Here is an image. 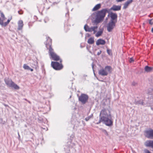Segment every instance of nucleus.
<instances>
[{
    "label": "nucleus",
    "mask_w": 153,
    "mask_h": 153,
    "mask_svg": "<svg viewBox=\"0 0 153 153\" xmlns=\"http://www.w3.org/2000/svg\"><path fill=\"white\" fill-rule=\"evenodd\" d=\"M101 122L108 126H110L113 125V120L112 118L110 112L107 109H103L100 112L99 115V120L97 124Z\"/></svg>",
    "instance_id": "nucleus-1"
},
{
    "label": "nucleus",
    "mask_w": 153,
    "mask_h": 153,
    "mask_svg": "<svg viewBox=\"0 0 153 153\" xmlns=\"http://www.w3.org/2000/svg\"><path fill=\"white\" fill-rule=\"evenodd\" d=\"M110 10L108 8L102 9L100 11H98L92 15V16L95 17V22L99 23L103 21L107 13H109Z\"/></svg>",
    "instance_id": "nucleus-2"
},
{
    "label": "nucleus",
    "mask_w": 153,
    "mask_h": 153,
    "mask_svg": "<svg viewBox=\"0 0 153 153\" xmlns=\"http://www.w3.org/2000/svg\"><path fill=\"white\" fill-rule=\"evenodd\" d=\"M47 40L45 43L46 48L49 49V54L54 60L58 61L60 59L59 57L53 52V50L51 47L52 40L49 37L47 38Z\"/></svg>",
    "instance_id": "nucleus-3"
},
{
    "label": "nucleus",
    "mask_w": 153,
    "mask_h": 153,
    "mask_svg": "<svg viewBox=\"0 0 153 153\" xmlns=\"http://www.w3.org/2000/svg\"><path fill=\"white\" fill-rule=\"evenodd\" d=\"M112 71V68L110 66H106L104 68L100 69L98 71V74L102 76H107L110 74Z\"/></svg>",
    "instance_id": "nucleus-4"
},
{
    "label": "nucleus",
    "mask_w": 153,
    "mask_h": 153,
    "mask_svg": "<svg viewBox=\"0 0 153 153\" xmlns=\"http://www.w3.org/2000/svg\"><path fill=\"white\" fill-rule=\"evenodd\" d=\"M4 81L8 87L13 88L16 89H19V87L17 85L13 82L11 79L9 78H5L4 79Z\"/></svg>",
    "instance_id": "nucleus-5"
},
{
    "label": "nucleus",
    "mask_w": 153,
    "mask_h": 153,
    "mask_svg": "<svg viewBox=\"0 0 153 153\" xmlns=\"http://www.w3.org/2000/svg\"><path fill=\"white\" fill-rule=\"evenodd\" d=\"M51 65L56 70H60L63 68V66L62 64H59L57 62H52Z\"/></svg>",
    "instance_id": "nucleus-6"
},
{
    "label": "nucleus",
    "mask_w": 153,
    "mask_h": 153,
    "mask_svg": "<svg viewBox=\"0 0 153 153\" xmlns=\"http://www.w3.org/2000/svg\"><path fill=\"white\" fill-rule=\"evenodd\" d=\"M88 97L87 94H82L79 97V100L82 104H85L88 101Z\"/></svg>",
    "instance_id": "nucleus-7"
},
{
    "label": "nucleus",
    "mask_w": 153,
    "mask_h": 153,
    "mask_svg": "<svg viewBox=\"0 0 153 153\" xmlns=\"http://www.w3.org/2000/svg\"><path fill=\"white\" fill-rule=\"evenodd\" d=\"M117 21H110L107 25V30L109 32H111L114 28Z\"/></svg>",
    "instance_id": "nucleus-8"
},
{
    "label": "nucleus",
    "mask_w": 153,
    "mask_h": 153,
    "mask_svg": "<svg viewBox=\"0 0 153 153\" xmlns=\"http://www.w3.org/2000/svg\"><path fill=\"white\" fill-rule=\"evenodd\" d=\"M146 137L150 139L153 138V130L150 129L146 131L145 132Z\"/></svg>",
    "instance_id": "nucleus-9"
},
{
    "label": "nucleus",
    "mask_w": 153,
    "mask_h": 153,
    "mask_svg": "<svg viewBox=\"0 0 153 153\" xmlns=\"http://www.w3.org/2000/svg\"><path fill=\"white\" fill-rule=\"evenodd\" d=\"M110 17L111 19L110 21H117V16L116 13H111Z\"/></svg>",
    "instance_id": "nucleus-10"
},
{
    "label": "nucleus",
    "mask_w": 153,
    "mask_h": 153,
    "mask_svg": "<svg viewBox=\"0 0 153 153\" xmlns=\"http://www.w3.org/2000/svg\"><path fill=\"white\" fill-rule=\"evenodd\" d=\"M105 41L102 39H100L97 40L96 42V44L97 45H104L105 44Z\"/></svg>",
    "instance_id": "nucleus-11"
},
{
    "label": "nucleus",
    "mask_w": 153,
    "mask_h": 153,
    "mask_svg": "<svg viewBox=\"0 0 153 153\" xmlns=\"http://www.w3.org/2000/svg\"><path fill=\"white\" fill-rule=\"evenodd\" d=\"M121 8V6L113 5V6L110 9V11L111 10L114 11H118L120 10Z\"/></svg>",
    "instance_id": "nucleus-12"
},
{
    "label": "nucleus",
    "mask_w": 153,
    "mask_h": 153,
    "mask_svg": "<svg viewBox=\"0 0 153 153\" xmlns=\"http://www.w3.org/2000/svg\"><path fill=\"white\" fill-rule=\"evenodd\" d=\"M97 28L98 27L97 26H91L89 27L88 32H91L93 31V33L94 34L97 32Z\"/></svg>",
    "instance_id": "nucleus-13"
},
{
    "label": "nucleus",
    "mask_w": 153,
    "mask_h": 153,
    "mask_svg": "<svg viewBox=\"0 0 153 153\" xmlns=\"http://www.w3.org/2000/svg\"><path fill=\"white\" fill-rule=\"evenodd\" d=\"M133 0H128L126 2L123 4V9H126L128 7V6L132 3Z\"/></svg>",
    "instance_id": "nucleus-14"
},
{
    "label": "nucleus",
    "mask_w": 153,
    "mask_h": 153,
    "mask_svg": "<svg viewBox=\"0 0 153 153\" xmlns=\"http://www.w3.org/2000/svg\"><path fill=\"white\" fill-rule=\"evenodd\" d=\"M18 30H21L23 26V21L20 20L19 21L18 23Z\"/></svg>",
    "instance_id": "nucleus-15"
},
{
    "label": "nucleus",
    "mask_w": 153,
    "mask_h": 153,
    "mask_svg": "<svg viewBox=\"0 0 153 153\" xmlns=\"http://www.w3.org/2000/svg\"><path fill=\"white\" fill-rule=\"evenodd\" d=\"M146 145L147 146L151 147L153 148V140L147 141L146 142Z\"/></svg>",
    "instance_id": "nucleus-16"
},
{
    "label": "nucleus",
    "mask_w": 153,
    "mask_h": 153,
    "mask_svg": "<svg viewBox=\"0 0 153 153\" xmlns=\"http://www.w3.org/2000/svg\"><path fill=\"white\" fill-rule=\"evenodd\" d=\"M145 71L147 72H150L153 69V68L146 66L144 68Z\"/></svg>",
    "instance_id": "nucleus-17"
},
{
    "label": "nucleus",
    "mask_w": 153,
    "mask_h": 153,
    "mask_svg": "<svg viewBox=\"0 0 153 153\" xmlns=\"http://www.w3.org/2000/svg\"><path fill=\"white\" fill-rule=\"evenodd\" d=\"M101 4H99L96 5L92 9V11H95L99 10L101 7Z\"/></svg>",
    "instance_id": "nucleus-18"
},
{
    "label": "nucleus",
    "mask_w": 153,
    "mask_h": 153,
    "mask_svg": "<svg viewBox=\"0 0 153 153\" xmlns=\"http://www.w3.org/2000/svg\"><path fill=\"white\" fill-rule=\"evenodd\" d=\"M94 37H90L88 41V43L89 44H92L94 43Z\"/></svg>",
    "instance_id": "nucleus-19"
},
{
    "label": "nucleus",
    "mask_w": 153,
    "mask_h": 153,
    "mask_svg": "<svg viewBox=\"0 0 153 153\" xmlns=\"http://www.w3.org/2000/svg\"><path fill=\"white\" fill-rule=\"evenodd\" d=\"M102 33V31H100L97 32L95 36L97 37H98L100 36Z\"/></svg>",
    "instance_id": "nucleus-20"
},
{
    "label": "nucleus",
    "mask_w": 153,
    "mask_h": 153,
    "mask_svg": "<svg viewBox=\"0 0 153 153\" xmlns=\"http://www.w3.org/2000/svg\"><path fill=\"white\" fill-rule=\"evenodd\" d=\"M23 68L25 70H29L30 67L26 64H24L23 66Z\"/></svg>",
    "instance_id": "nucleus-21"
},
{
    "label": "nucleus",
    "mask_w": 153,
    "mask_h": 153,
    "mask_svg": "<svg viewBox=\"0 0 153 153\" xmlns=\"http://www.w3.org/2000/svg\"><path fill=\"white\" fill-rule=\"evenodd\" d=\"M135 104H139L141 105H143V102L142 100H140L139 101L136 102Z\"/></svg>",
    "instance_id": "nucleus-22"
},
{
    "label": "nucleus",
    "mask_w": 153,
    "mask_h": 153,
    "mask_svg": "<svg viewBox=\"0 0 153 153\" xmlns=\"http://www.w3.org/2000/svg\"><path fill=\"white\" fill-rule=\"evenodd\" d=\"M90 27L87 25H85L84 26V29L86 32H88Z\"/></svg>",
    "instance_id": "nucleus-23"
},
{
    "label": "nucleus",
    "mask_w": 153,
    "mask_h": 153,
    "mask_svg": "<svg viewBox=\"0 0 153 153\" xmlns=\"http://www.w3.org/2000/svg\"><path fill=\"white\" fill-rule=\"evenodd\" d=\"M5 20H3V19H1L0 18V25H1L2 26H4V23L3 22V21Z\"/></svg>",
    "instance_id": "nucleus-24"
},
{
    "label": "nucleus",
    "mask_w": 153,
    "mask_h": 153,
    "mask_svg": "<svg viewBox=\"0 0 153 153\" xmlns=\"http://www.w3.org/2000/svg\"><path fill=\"white\" fill-rule=\"evenodd\" d=\"M93 116V114H91L90 116L85 118V120L86 121H88Z\"/></svg>",
    "instance_id": "nucleus-25"
},
{
    "label": "nucleus",
    "mask_w": 153,
    "mask_h": 153,
    "mask_svg": "<svg viewBox=\"0 0 153 153\" xmlns=\"http://www.w3.org/2000/svg\"><path fill=\"white\" fill-rule=\"evenodd\" d=\"M107 52L108 55H110L112 54L111 51V50L107 49Z\"/></svg>",
    "instance_id": "nucleus-26"
},
{
    "label": "nucleus",
    "mask_w": 153,
    "mask_h": 153,
    "mask_svg": "<svg viewBox=\"0 0 153 153\" xmlns=\"http://www.w3.org/2000/svg\"><path fill=\"white\" fill-rule=\"evenodd\" d=\"M10 19H8L7 22H4V26H6L10 21Z\"/></svg>",
    "instance_id": "nucleus-27"
},
{
    "label": "nucleus",
    "mask_w": 153,
    "mask_h": 153,
    "mask_svg": "<svg viewBox=\"0 0 153 153\" xmlns=\"http://www.w3.org/2000/svg\"><path fill=\"white\" fill-rule=\"evenodd\" d=\"M1 16L2 18V19H3V20H5V17L4 15V14L1 13Z\"/></svg>",
    "instance_id": "nucleus-28"
},
{
    "label": "nucleus",
    "mask_w": 153,
    "mask_h": 153,
    "mask_svg": "<svg viewBox=\"0 0 153 153\" xmlns=\"http://www.w3.org/2000/svg\"><path fill=\"white\" fill-rule=\"evenodd\" d=\"M149 23L151 25H153V18L152 19L149 20Z\"/></svg>",
    "instance_id": "nucleus-29"
},
{
    "label": "nucleus",
    "mask_w": 153,
    "mask_h": 153,
    "mask_svg": "<svg viewBox=\"0 0 153 153\" xmlns=\"http://www.w3.org/2000/svg\"><path fill=\"white\" fill-rule=\"evenodd\" d=\"M129 61L131 63L134 62V60L132 58H131L129 59Z\"/></svg>",
    "instance_id": "nucleus-30"
},
{
    "label": "nucleus",
    "mask_w": 153,
    "mask_h": 153,
    "mask_svg": "<svg viewBox=\"0 0 153 153\" xmlns=\"http://www.w3.org/2000/svg\"><path fill=\"white\" fill-rule=\"evenodd\" d=\"M102 52V51H98L97 53V55L99 56V55H100V54Z\"/></svg>",
    "instance_id": "nucleus-31"
},
{
    "label": "nucleus",
    "mask_w": 153,
    "mask_h": 153,
    "mask_svg": "<svg viewBox=\"0 0 153 153\" xmlns=\"http://www.w3.org/2000/svg\"><path fill=\"white\" fill-rule=\"evenodd\" d=\"M18 12L19 14H23V12L22 11H18Z\"/></svg>",
    "instance_id": "nucleus-32"
},
{
    "label": "nucleus",
    "mask_w": 153,
    "mask_h": 153,
    "mask_svg": "<svg viewBox=\"0 0 153 153\" xmlns=\"http://www.w3.org/2000/svg\"><path fill=\"white\" fill-rule=\"evenodd\" d=\"M29 70H30L31 71H33V69L31 68H30Z\"/></svg>",
    "instance_id": "nucleus-33"
},
{
    "label": "nucleus",
    "mask_w": 153,
    "mask_h": 153,
    "mask_svg": "<svg viewBox=\"0 0 153 153\" xmlns=\"http://www.w3.org/2000/svg\"><path fill=\"white\" fill-rule=\"evenodd\" d=\"M18 136H19V138H20V136L19 134V133L18 132Z\"/></svg>",
    "instance_id": "nucleus-34"
},
{
    "label": "nucleus",
    "mask_w": 153,
    "mask_h": 153,
    "mask_svg": "<svg viewBox=\"0 0 153 153\" xmlns=\"http://www.w3.org/2000/svg\"><path fill=\"white\" fill-rule=\"evenodd\" d=\"M27 102H28L30 104H31V102L28 100L27 101Z\"/></svg>",
    "instance_id": "nucleus-35"
},
{
    "label": "nucleus",
    "mask_w": 153,
    "mask_h": 153,
    "mask_svg": "<svg viewBox=\"0 0 153 153\" xmlns=\"http://www.w3.org/2000/svg\"><path fill=\"white\" fill-rule=\"evenodd\" d=\"M152 31L153 33V28H152Z\"/></svg>",
    "instance_id": "nucleus-36"
},
{
    "label": "nucleus",
    "mask_w": 153,
    "mask_h": 153,
    "mask_svg": "<svg viewBox=\"0 0 153 153\" xmlns=\"http://www.w3.org/2000/svg\"><path fill=\"white\" fill-rule=\"evenodd\" d=\"M24 100H25L26 101H28V100H27L26 99H24Z\"/></svg>",
    "instance_id": "nucleus-37"
},
{
    "label": "nucleus",
    "mask_w": 153,
    "mask_h": 153,
    "mask_svg": "<svg viewBox=\"0 0 153 153\" xmlns=\"http://www.w3.org/2000/svg\"><path fill=\"white\" fill-rule=\"evenodd\" d=\"M105 132H106V133L107 134V135H108V133H107V132L106 131H105Z\"/></svg>",
    "instance_id": "nucleus-38"
},
{
    "label": "nucleus",
    "mask_w": 153,
    "mask_h": 153,
    "mask_svg": "<svg viewBox=\"0 0 153 153\" xmlns=\"http://www.w3.org/2000/svg\"><path fill=\"white\" fill-rule=\"evenodd\" d=\"M62 61V60H60V62H61Z\"/></svg>",
    "instance_id": "nucleus-39"
},
{
    "label": "nucleus",
    "mask_w": 153,
    "mask_h": 153,
    "mask_svg": "<svg viewBox=\"0 0 153 153\" xmlns=\"http://www.w3.org/2000/svg\"><path fill=\"white\" fill-rule=\"evenodd\" d=\"M132 85H135V84H134H134L133 83V84H132Z\"/></svg>",
    "instance_id": "nucleus-40"
},
{
    "label": "nucleus",
    "mask_w": 153,
    "mask_h": 153,
    "mask_svg": "<svg viewBox=\"0 0 153 153\" xmlns=\"http://www.w3.org/2000/svg\"><path fill=\"white\" fill-rule=\"evenodd\" d=\"M132 85H135V84H134H134L133 83V84H132Z\"/></svg>",
    "instance_id": "nucleus-41"
},
{
    "label": "nucleus",
    "mask_w": 153,
    "mask_h": 153,
    "mask_svg": "<svg viewBox=\"0 0 153 153\" xmlns=\"http://www.w3.org/2000/svg\"><path fill=\"white\" fill-rule=\"evenodd\" d=\"M92 68H93V65H92Z\"/></svg>",
    "instance_id": "nucleus-42"
},
{
    "label": "nucleus",
    "mask_w": 153,
    "mask_h": 153,
    "mask_svg": "<svg viewBox=\"0 0 153 153\" xmlns=\"http://www.w3.org/2000/svg\"><path fill=\"white\" fill-rule=\"evenodd\" d=\"M4 105L5 106H6V105L4 104Z\"/></svg>",
    "instance_id": "nucleus-43"
},
{
    "label": "nucleus",
    "mask_w": 153,
    "mask_h": 153,
    "mask_svg": "<svg viewBox=\"0 0 153 153\" xmlns=\"http://www.w3.org/2000/svg\"><path fill=\"white\" fill-rule=\"evenodd\" d=\"M152 91H153V88L152 89Z\"/></svg>",
    "instance_id": "nucleus-44"
}]
</instances>
